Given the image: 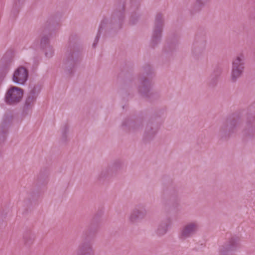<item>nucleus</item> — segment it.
I'll list each match as a JSON object with an SVG mask.
<instances>
[{"instance_id":"nucleus-1","label":"nucleus","mask_w":255,"mask_h":255,"mask_svg":"<svg viewBox=\"0 0 255 255\" xmlns=\"http://www.w3.org/2000/svg\"><path fill=\"white\" fill-rule=\"evenodd\" d=\"M23 96V90L21 88L11 86L6 91L4 101L8 105L14 106L19 103Z\"/></svg>"},{"instance_id":"nucleus-2","label":"nucleus","mask_w":255,"mask_h":255,"mask_svg":"<svg viewBox=\"0 0 255 255\" xmlns=\"http://www.w3.org/2000/svg\"><path fill=\"white\" fill-rule=\"evenodd\" d=\"M245 56L240 53L233 60L232 63V80L235 81L242 75L244 69Z\"/></svg>"},{"instance_id":"nucleus-3","label":"nucleus","mask_w":255,"mask_h":255,"mask_svg":"<svg viewBox=\"0 0 255 255\" xmlns=\"http://www.w3.org/2000/svg\"><path fill=\"white\" fill-rule=\"evenodd\" d=\"M28 77V70L23 66L18 67L13 72L12 80L17 85H24Z\"/></svg>"},{"instance_id":"nucleus-4","label":"nucleus","mask_w":255,"mask_h":255,"mask_svg":"<svg viewBox=\"0 0 255 255\" xmlns=\"http://www.w3.org/2000/svg\"><path fill=\"white\" fill-rule=\"evenodd\" d=\"M238 247V240L235 238H231L229 241L219 248L220 255H228L229 253L235 251Z\"/></svg>"},{"instance_id":"nucleus-5","label":"nucleus","mask_w":255,"mask_h":255,"mask_svg":"<svg viewBox=\"0 0 255 255\" xmlns=\"http://www.w3.org/2000/svg\"><path fill=\"white\" fill-rule=\"evenodd\" d=\"M198 227L196 223H191L185 226L181 233V238L185 239L194 234L198 230Z\"/></svg>"},{"instance_id":"nucleus-6","label":"nucleus","mask_w":255,"mask_h":255,"mask_svg":"<svg viewBox=\"0 0 255 255\" xmlns=\"http://www.w3.org/2000/svg\"><path fill=\"white\" fill-rule=\"evenodd\" d=\"M162 16L160 14L156 15L155 18L156 29L154 30L152 36V44L154 46L161 36Z\"/></svg>"},{"instance_id":"nucleus-7","label":"nucleus","mask_w":255,"mask_h":255,"mask_svg":"<svg viewBox=\"0 0 255 255\" xmlns=\"http://www.w3.org/2000/svg\"><path fill=\"white\" fill-rule=\"evenodd\" d=\"M92 245L90 242L81 244L77 250V255H94Z\"/></svg>"},{"instance_id":"nucleus-8","label":"nucleus","mask_w":255,"mask_h":255,"mask_svg":"<svg viewBox=\"0 0 255 255\" xmlns=\"http://www.w3.org/2000/svg\"><path fill=\"white\" fill-rule=\"evenodd\" d=\"M36 93L35 88H32L28 93L26 98L24 107L28 109L32 107L36 99Z\"/></svg>"},{"instance_id":"nucleus-9","label":"nucleus","mask_w":255,"mask_h":255,"mask_svg":"<svg viewBox=\"0 0 255 255\" xmlns=\"http://www.w3.org/2000/svg\"><path fill=\"white\" fill-rule=\"evenodd\" d=\"M34 235L30 231L25 232L23 235V242L26 246H31L34 241Z\"/></svg>"},{"instance_id":"nucleus-10","label":"nucleus","mask_w":255,"mask_h":255,"mask_svg":"<svg viewBox=\"0 0 255 255\" xmlns=\"http://www.w3.org/2000/svg\"><path fill=\"white\" fill-rule=\"evenodd\" d=\"M169 223L170 222L168 220H166L160 223L156 231L158 236H163L167 232Z\"/></svg>"},{"instance_id":"nucleus-11","label":"nucleus","mask_w":255,"mask_h":255,"mask_svg":"<svg viewBox=\"0 0 255 255\" xmlns=\"http://www.w3.org/2000/svg\"><path fill=\"white\" fill-rule=\"evenodd\" d=\"M150 82L146 78L142 81V85L140 86L139 91L141 93H146L149 91Z\"/></svg>"},{"instance_id":"nucleus-12","label":"nucleus","mask_w":255,"mask_h":255,"mask_svg":"<svg viewBox=\"0 0 255 255\" xmlns=\"http://www.w3.org/2000/svg\"><path fill=\"white\" fill-rule=\"evenodd\" d=\"M137 213V209L134 210L131 213L129 219L131 223H135L139 220Z\"/></svg>"},{"instance_id":"nucleus-13","label":"nucleus","mask_w":255,"mask_h":255,"mask_svg":"<svg viewBox=\"0 0 255 255\" xmlns=\"http://www.w3.org/2000/svg\"><path fill=\"white\" fill-rule=\"evenodd\" d=\"M138 217L139 220L143 219L146 215V211L144 210H138L137 209Z\"/></svg>"},{"instance_id":"nucleus-14","label":"nucleus","mask_w":255,"mask_h":255,"mask_svg":"<svg viewBox=\"0 0 255 255\" xmlns=\"http://www.w3.org/2000/svg\"><path fill=\"white\" fill-rule=\"evenodd\" d=\"M48 37L47 36H44L41 39V45L42 46H46V44L48 42Z\"/></svg>"},{"instance_id":"nucleus-15","label":"nucleus","mask_w":255,"mask_h":255,"mask_svg":"<svg viewBox=\"0 0 255 255\" xmlns=\"http://www.w3.org/2000/svg\"><path fill=\"white\" fill-rule=\"evenodd\" d=\"M99 39V35H97L96 38V39H95V42H94V43L93 44V46L94 47H95L96 44L98 42Z\"/></svg>"},{"instance_id":"nucleus-16","label":"nucleus","mask_w":255,"mask_h":255,"mask_svg":"<svg viewBox=\"0 0 255 255\" xmlns=\"http://www.w3.org/2000/svg\"><path fill=\"white\" fill-rule=\"evenodd\" d=\"M8 70H9V67L8 66H5L3 68V71H4V75H6V74L8 72Z\"/></svg>"},{"instance_id":"nucleus-17","label":"nucleus","mask_w":255,"mask_h":255,"mask_svg":"<svg viewBox=\"0 0 255 255\" xmlns=\"http://www.w3.org/2000/svg\"><path fill=\"white\" fill-rule=\"evenodd\" d=\"M53 51H51V52H50V53H48L47 51L45 52V55L47 57H50L52 56V54H53Z\"/></svg>"},{"instance_id":"nucleus-18","label":"nucleus","mask_w":255,"mask_h":255,"mask_svg":"<svg viewBox=\"0 0 255 255\" xmlns=\"http://www.w3.org/2000/svg\"><path fill=\"white\" fill-rule=\"evenodd\" d=\"M253 130V131H255V129H253V130Z\"/></svg>"}]
</instances>
